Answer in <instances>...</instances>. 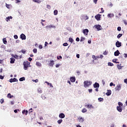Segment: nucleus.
<instances>
[{"mask_svg": "<svg viewBox=\"0 0 127 127\" xmlns=\"http://www.w3.org/2000/svg\"><path fill=\"white\" fill-rule=\"evenodd\" d=\"M124 23L125 24V25H127V20H124Z\"/></svg>", "mask_w": 127, "mask_h": 127, "instance_id": "61", "label": "nucleus"}, {"mask_svg": "<svg viewBox=\"0 0 127 127\" xmlns=\"http://www.w3.org/2000/svg\"><path fill=\"white\" fill-rule=\"evenodd\" d=\"M4 78V77L3 76H2L1 75H0V79L1 80H3Z\"/></svg>", "mask_w": 127, "mask_h": 127, "instance_id": "57", "label": "nucleus"}, {"mask_svg": "<svg viewBox=\"0 0 127 127\" xmlns=\"http://www.w3.org/2000/svg\"><path fill=\"white\" fill-rule=\"evenodd\" d=\"M14 39H17L18 38V36H17V35H14Z\"/></svg>", "mask_w": 127, "mask_h": 127, "instance_id": "50", "label": "nucleus"}, {"mask_svg": "<svg viewBox=\"0 0 127 127\" xmlns=\"http://www.w3.org/2000/svg\"><path fill=\"white\" fill-rule=\"evenodd\" d=\"M117 30L118 31H121V30H122V27H121V26L118 27Z\"/></svg>", "mask_w": 127, "mask_h": 127, "instance_id": "44", "label": "nucleus"}, {"mask_svg": "<svg viewBox=\"0 0 127 127\" xmlns=\"http://www.w3.org/2000/svg\"><path fill=\"white\" fill-rule=\"evenodd\" d=\"M7 97L9 99H11L12 98H13V95H11L10 93H8L7 94Z\"/></svg>", "mask_w": 127, "mask_h": 127, "instance_id": "29", "label": "nucleus"}, {"mask_svg": "<svg viewBox=\"0 0 127 127\" xmlns=\"http://www.w3.org/2000/svg\"><path fill=\"white\" fill-rule=\"evenodd\" d=\"M108 17H114V14L109 13L107 15Z\"/></svg>", "mask_w": 127, "mask_h": 127, "instance_id": "36", "label": "nucleus"}, {"mask_svg": "<svg viewBox=\"0 0 127 127\" xmlns=\"http://www.w3.org/2000/svg\"><path fill=\"white\" fill-rule=\"evenodd\" d=\"M101 16H102V15L98 14L96 15H95V18L96 19V20L99 21V20H101Z\"/></svg>", "mask_w": 127, "mask_h": 127, "instance_id": "6", "label": "nucleus"}, {"mask_svg": "<svg viewBox=\"0 0 127 127\" xmlns=\"http://www.w3.org/2000/svg\"><path fill=\"white\" fill-rule=\"evenodd\" d=\"M41 98L43 99V100H45V99H46V97H45L44 95H42Z\"/></svg>", "mask_w": 127, "mask_h": 127, "instance_id": "52", "label": "nucleus"}, {"mask_svg": "<svg viewBox=\"0 0 127 127\" xmlns=\"http://www.w3.org/2000/svg\"><path fill=\"white\" fill-rule=\"evenodd\" d=\"M122 36H123V34L120 33L117 35V38L120 39Z\"/></svg>", "mask_w": 127, "mask_h": 127, "instance_id": "38", "label": "nucleus"}, {"mask_svg": "<svg viewBox=\"0 0 127 127\" xmlns=\"http://www.w3.org/2000/svg\"><path fill=\"white\" fill-rule=\"evenodd\" d=\"M19 2H20V0H16L15 3H19Z\"/></svg>", "mask_w": 127, "mask_h": 127, "instance_id": "60", "label": "nucleus"}, {"mask_svg": "<svg viewBox=\"0 0 127 127\" xmlns=\"http://www.w3.org/2000/svg\"><path fill=\"white\" fill-rule=\"evenodd\" d=\"M106 96H111V95H112V90H107V92L106 93Z\"/></svg>", "mask_w": 127, "mask_h": 127, "instance_id": "15", "label": "nucleus"}, {"mask_svg": "<svg viewBox=\"0 0 127 127\" xmlns=\"http://www.w3.org/2000/svg\"><path fill=\"white\" fill-rule=\"evenodd\" d=\"M18 112H19V109H15L14 110V113H15V114H16Z\"/></svg>", "mask_w": 127, "mask_h": 127, "instance_id": "47", "label": "nucleus"}, {"mask_svg": "<svg viewBox=\"0 0 127 127\" xmlns=\"http://www.w3.org/2000/svg\"><path fill=\"white\" fill-rule=\"evenodd\" d=\"M88 92H89L90 93H92V92H93V89H88Z\"/></svg>", "mask_w": 127, "mask_h": 127, "instance_id": "62", "label": "nucleus"}, {"mask_svg": "<svg viewBox=\"0 0 127 127\" xmlns=\"http://www.w3.org/2000/svg\"><path fill=\"white\" fill-rule=\"evenodd\" d=\"M110 87H112V86H116V85L115 84H114V83L111 82L110 83Z\"/></svg>", "mask_w": 127, "mask_h": 127, "instance_id": "49", "label": "nucleus"}, {"mask_svg": "<svg viewBox=\"0 0 127 127\" xmlns=\"http://www.w3.org/2000/svg\"><path fill=\"white\" fill-rule=\"evenodd\" d=\"M0 102L1 104H3V103H4V99H3V98L0 99Z\"/></svg>", "mask_w": 127, "mask_h": 127, "instance_id": "45", "label": "nucleus"}, {"mask_svg": "<svg viewBox=\"0 0 127 127\" xmlns=\"http://www.w3.org/2000/svg\"><path fill=\"white\" fill-rule=\"evenodd\" d=\"M33 1L34 2H37L38 3H40V2H41V0H33Z\"/></svg>", "mask_w": 127, "mask_h": 127, "instance_id": "31", "label": "nucleus"}, {"mask_svg": "<svg viewBox=\"0 0 127 127\" xmlns=\"http://www.w3.org/2000/svg\"><path fill=\"white\" fill-rule=\"evenodd\" d=\"M118 107H123V106H124V104H123V103L121 102H118Z\"/></svg>", "mask_w": 127, "mask_h": 127, "instance_id": "34", "label": "nucleus"}, {"mask_svg": "<svg viewBox=\"0 0 127 127\" xmlns=\"http://www.w3.org/2000/svg\"><path fill=\"white\" fill-rule=\"evenodd\" d=\"M68 41L70 42V43H73V42H74V40L73 39V38L70 37V38H69Z\"/></svg>", "mask_w": 127, "mask_h": 127, "instance_id": "30", "label": "nucleus"}, {"mask_svg": "<svg viewBox=\"0 0 127 127\" xmlns=\"http://www.w3.org/2000/svg\"><path fill=\"white\" fill-rule=\"evenodd\" d=\"M121 65H122V64H117V67L118 69V70H122V68H123V66H121Z\"/></svg>", "mask_w": 127, "mask_h": 127, "instance_id": "23", "label": "nucleus"}, {"mask_svg": "<svg viewBox=\"0 0 127 127\" xmlns=\"http://www.w3.org/2000/svg\"><path fill=\"white\" fill-rule=\"evenodd\" d=\"M98 101L99 102H103L104 101V98H98Z\"/></svg>", "mask_w": 127, "mask_h": 127, "instance_id": "39", "label": "nucleus"}, {"mask_svg": "<svg viewBox=\"0 0 127 127\" xmlns=\"http://www.w3.org/2000/svg\"><path fill=\"white\" fill-rule=\"evenodd\" d=\"M22 114L23 115H25V116H27V114H28V111L24 109L22 111Z\"/></svg>", "mask_w": 127, "mask_h": 127, "instance_id": "18", "label": "nucleus"}, {"mask_svg": "<svg viewBox=\"0 0 127 127\" xmlns=\"http://www.w3.org/2000/svg\"><path fill=\"white\" fill-rule=\"evenodd\" d=\"M20 53L21 52L23 53V54H25L26 51L24 50H21V51L19 52Z\"/></svg>", "mask_w": 127, "mask_h": 127, "instance_id": "41", "label": "nucleus"}, {"mask_svg": "<svg viewBox=\"0 0 127 127\" xmlns=\"http://www.w3.org/2000/svg\"><path fill=\"white\" fill-rule=\"evenodd\" d=\"M10 19H12V16H8V17H6V18H5V20H6V21H7V22L9 21V20H10Z\"/></svg>", "mask_w": 127, "mask_h": 127, "instance_id": "20", "label": "nucleus"}, {"mask_svg": "<svg viewBox=\"0 0 127 127\" xmlns=\"http://www.w3.org/2000/svg\"><path fill=\"white\" fill-rule=\"evenodd\" d=\"M20 38L21 39V40H26V36H25V35L24 34L22 33L20 35Z\"/></svg>", "mask_w": 127, "mask_h": 127, "instance_id": "5", "label": "nucleus"}, {"mask_svg": "<svg viewBox=\"0 0 127 127\" xmlns=\"http://www.w3.org/2000/svg\"><path fill=\"white\" fill-rule=\"evenodd\" d=\"M19 81H20V82H22L23 81H25V77H22L20 78L19 79Z\"/></svg>", "mask_w": 127, "mask_h": 127, "instance_id": "27", "label": "nucleus"}, {"mask_svg": "<svg viewBox=\"0 0 127 127\" xmlns=\"http://www.w3.org/2000/svg\"><path fill=\"white\" fill-rule=\"evenodd\" d=\"M116 109L119 113H122V112H123V107L121 106H117Z\"/></svg>", "mask_w": 127, "mask_h": 127, "instance_id": "10", "label": "nucleus"}, {"mask_svg": "<svg viewBox=\"0 0 127 127\" xmlns=\"http://www.w3.org/2000/svg\"><path fill=\"white\" fill-rule=\"evenodd\" d=\"M62 122H63V120L62 119H61V120H59L57 121V123L59 124V125H60L62 123Z\"/></svg>", "mask_w": 127, "mask_h": 127, "instance_id": "37", "label": "nucleus"}, {"mask_svg": "<svg viewBox=\"0 0 127 127\" xmlns=\"http://www.w3.org/2000/svg\"><path fill=\"white\" fill-rule=\"evenodd\" d=\"M82 113H87V109L83 108L82 110Z\"/></svg>", "mask_w": 127, "mask_h": 127, "instance_id": "42", "label": "nucleus"}, {"mask_svg": "<svg viewBox=\"0 0 127 127\" xmlns=\"http://www.w3.org/2000/svg\"><path fill=\"white\" fill-rule=\"evenodd\" d=\"M28 61H29L30 62H31L32 61V58H31V57H29L28 58Z\"/></svg>", "mask_w": 127, "mask_h": 127, "instance_id": "58", "label": "nucleus"}, {"mask_svg": "<svg viewBox=\"0 0 127 127\" xmlns=\"http://www.w3.org/2000/svg\"><path fill=\"white\" fill-rule=\"evenodd\" d=\"M78 120L80 123H84V118L83 117H78Z\"/></svg>", "mask_w": 127, "mask_h": 127, "instance_id": "19", "label": "nucleus"}, {"mask_svg": "<svg viewBox=\"0 0 127 127\" xmlns=\"http://www.w3.org/2000/svg\"><path fill=\"white\" fill-rule=\"evenodd\" d=\"M94 27L97 29V31H100V30L103 29V27L100 24L94 25Z\"/></svg>", "mask_w": 127, "mask_h": 127, "instance_id": "3", "label": "nucleus"}, {"mask_svg": "<svg viewBox=\"0 0 127 127\" xmlns=\"http://www.w3.org/2000/svg\"><path fill=\"white\" fill-rule=\"evenodd\" d=\"M84 84V88H87L90 86H91V85H92V81H84L83 82Z\"/></svg>", "mask_w": 127, "mask_h": 127, "instance_id": "2", "label": "nucleus"}, {"mask_svg": "<svg viewBox=\"0 0 127 127\" xmlns=\"http://www.w3.org/2000/svg\"><path fill=\"white\" fill-rule=\"evenodd\" d=\"M36 66H37V67H41L42 66V64H41V63H40L39 62H36Z\"/></svg>", "mask_w": 127, "mask_h": 127, "instance_id": "24", "label": "nucleus"}, {"mask_svg": "<svg viewBox=\"0 0 127 127\" xmlns=\"http://www.w3.org/2000/svg\"><path fill=\"white\" fill-rule=\"evenodd\" d=\"M39 49H42L43 48V47L42 46V45H39Z\"/></svg>", "mask_w": 127, "mask_h": 127, "instance_id": "54", "label": "nucleus"}, {"mask_svg": "<svg viewBox=\"0 0 127 127\" xmlns=\"http://www.w3.org/2000/svg\"><path fill=\"white\" fill-rule=\"evenodd\" d=\"M115 45L116 46V47H117L118 48H120V47H122V42L117 41L116 42Z\"/></svg>", "mask_w": 127, "mask_h": 127, "instance_id": "4", "label": "nucleus"}, {"mask_svg": "<svg viewBox=\"0 0 127 127\" xmlns=\"http://www.w3.org/2000/svg\"><path fill=\"white\" fill-rule=\"evenodd\" d=\"M82 32L84 35H88V33H89V29H84L83 30Z\"/></svg>", "mask_w": 127, "mask_h": 127, "instance_id": "8", "label": "nucleus"}, {"mask_svg": "<svg viewBox=\"0 0 127 127\" xmlns=\"http://www.w3.org/2000/svg\"><path fill=\"white\" fill-rule=\"evenodd\" d=\"M108 66H110L111 67H113V66H114V64L111 63V62H109L108 63Z\"/></svg>", "mask_w": 127, "mask_h": 127, "instance_id": "33", "label": "nucleus"}, {"mask_svg": "<svg viewBox=\"0 0 127 127\" xmlns=\"http://www.w3.org/2000/svg\"><path fill=\"white\" fill-rule=\"evenodd\" d=\"M18 80L16 79V78L14 77L13 78H10L9 80L10 83H13V82H18Z\"/></svg>", "mask_w": 127, "mask_h": 127, "instance_id": "7", "label": "nucleus"}, {"mask_svg": "<svg viewBox=\"0 0 127 127\" xmlns=\"http://www.w3.org/2000/svg\"><path fill=\"white\" fill-rule=\"evenodd\" d=\"M60 119H64L65 118V114L64 113H60L59 115Z\"/></svg>", "mask_w": 127, "mask_h": 127, "instance_id": "13", "label": "nucleus"}, {"mask_svg": "<svg viewBox=\"0 0 127 127\" xmlns=\"http://www.w3.org/2000/svg\"><path fill=\"white\" fill-rule=\"evenodd\" d=\"M124 56L125 58H127V54L125 53L124 54Z\"/></svg>", "mask_w": 127, "mask_h": 127, "instance_id": "63", "label": "nucleus"}, {"mask_svg": "<svg viewBox=\"0 0 127 127\" xmlns=\"http://www.w3.org/2000/svg\"><path fill=\"white\" fill-rule=\"evenodd\" d=\"M11 56H12V57H13V58H15V59H17L19 57L18 55H17L12 54Z\"/></svg>", "mask_w": 127, "mask_h": 127, "instance_id": "26", "label": "nucleus"}, {"mask_svg": "<svg viewBox=\"0 0 127 127\" xmlns=\"http://www.w3.org/2000/svg\"><path fill=\"white\" fill-rule=\"evenodd\" d=\"M86 107L87 108V109H94V106H93V105H92V104H87L86 105Z\"/></svg>", "mask_w": 127, "mask_h": 127, "instance_id": "21", "label": "nucleus"}, {"mask_svg": "<svg viewBox=\"0 0 127 127\" xmlns=\"http://www.w3.org/2000/svg\"><path fill=\"white\" fill-rule=\"evenodd\" d=\"M122 89V84H118L115 88L116 91H120Z\"/></svg>", "mask_w": 127, "mask_h": 127, "instance_id": "9", "label": "nucleus"}, {"mask_svg": "<svg viewBox=\"0 0 127 127\" xmlns=\"http://www.w3.org/2000/svg\"><path fill=\"white\" fill-rule=\"evenodd\" d=\"M118 61V59H113L112 60V62L114 63H116V64H120V62H117Z\"/></svg>", "mask_w": 127, "mask_h": 127, "instance_id": "25", "label": "nucleus"}, {"mask_svg": "<svg viewBox=\"0 0 127 127\" xmlns=\"http://www.w3.org/2000/svg\"><path fill=\"white\" fill-rule=\"evenodd\" d=\"M10 61V64H14V62H15V59L13 58H11Z\"/></svg>", "mask_w": 127, "mask_h": 127, "instance_id": "17", "label": "nucleus"}, {"mask_svg": "<svg viewBox=\"0 0 127 127\" xmlns=\"http://www.w3.org/2000/svg\"><path fill=\"white\" fill-rule=\"evenodd\" d=\"M75 40L77 42H79V41H80V38L79 37H77Z\"/></svg>", "mask_w": 127, "mask_h": 127, "instance_id": "56", "label": "nucleus"}, {"mask_svg": "<svg viewBox=\"0 0 127 127\" xmlns=\"http://www.w3.org/2000/svg\"><path fill=\"white\" fill-rule=\"evenodd\" d=\"M46 28L48 29V28H56V27L53 25H49L48 26H46Z\"/></svg>", "mask_w": 127, "mask_h": 127, "instance_id": "12", "label": "nucleus"}, {"mask_svg": "<svg viewBox=\"0 0 127 127\" xmlns=\"http://www.w3.org/2000/svg\"><path fill=\"white\" fill-rule=\"evenodd\" d=\"M33 82H35V83H38V79H36V80H32Z\"/></svg>", "mask_w": 127, "mask_h": 127, "instance_id": "55", "label": "nucleus"}, {"mask_svg": "<svg viewBox=\"0 0 127 127\" xmlns=\"http://www.w3.org/2000/svg\"><path fill=\"white\" fill-rule=\"evenodd\" d=\"M85 37H81L80 38V42L84 41V40H85Z\"/></svg>", "mask_w": 127, "mask_h": 127, "instance_id": "40", "label": "nucleus"}, {"mask_svg": "<svg viewBox=\"0 0 127 127\" xmlns=\"http://www.w3.org/2000/svg\"><path fill=\"white\" fill-rule=\"evenodd\" d=\"M103 55H108V52H107L106 51H104V52L103 53Z\"/></svg>", "mask_w": 127, "mask_h": 127, "instance_id": "53", "label": "nucleus"}, {"mask_svg": "<svg viewBox=\"0 0 127 127\" xmlns=\"http://www.w3.org/2000/svg\"><path fill=\"white\" fill-rule=\"evenodd\" d=\"M54 15H57L58 14V10H55L54 11Z\"/></svg>", "mask_w": 127, "mask_h": 127, "instance_id": "32", "label": "nucleus"}, {"mask_svg": "<svg viewBox=\"0 0 127 127\" xmlns=\"http://www.w3.org/2000/svg\"><path fill=\"white\" fill-rule=\"evenodd\" d=\"M124 82L125 83V84H127V78L125 79L124 80Z\"/></svg>", "mask_w": 127, "mask_h": 127, "instance_id": "59", "label": "nucleus"}, {"mask_svg": "<svg viewBox=\"0 0 127 127\" xmlns=\"http://www.w3.org/2000/svg\"><path fill=\"white\" fill-rule=\"evenodd\" d=\"M23 65L24 66V69L27 70V69H28V67H29V65H30V63L28 61L24 62Z\"/></svg>", "mask_w": 127, "mask_h": 127, "instance_id": "1", "label": "nucleus"}, {"mask_svg": "<svg viewBox=\"0 0 127 127\" xmlns=\"http://www.w3.org/2000/svg\"><path fill=\"white\" fill-rule=\"evenodd\" d=\"M69 80L72 83H74L76 81V77L75 76H71L70 77Z\"/></svg>", "mask_w": 127, "mask_h": 127, "instance_id": "11", "label": "nucleus"}, {"mask_svg": "<svg viewBox=\"0 0 127 127\" xmlns=\"http://www.w3.org/2000/svg\"><path fill=\"white\" fill-rule=\"evenodd\" d=\"M55 63H54V61L53 60H51L50 61V64L49 65L50 66H51V67H53V65H54Z\"/></svg>", "mask_w": 127, "mask_h": 127, "instance_id": "22", "label": "nucleus"}, {"mask_svg": "<svg viewBox=\"0 0 127 127\" xmlns=\"http://www.w3.org/2000/svg\"><path fill=\"white\" fill-rule=\"evenodd\" d=\"M0 47L1 48H4V49L5 48V46L3 45H1Z\"/></svg>", "mask_w": 127, "mask_h": 127, "instance_id": "64", "label": "nucleus"}, {"mask_svg": "<svg viewBox=\"0 0 127 127\" xmlns=\"http://www.w3.org/2000/svg\"><path fill=\"white\" fill-rule=\"evenodd\" d=\"M38 93H39V94H42V90H41V88H39L38 89Z\"/></svg>", "mask_w": 127, "mask_h": 127, "instance_id": "35", "label": "nucleus"}, {"mask_svg": "<svg viewBox=\"0 0 127 127\" xmlns=\"http://www.w3.org/2000/svg\"><path fill=\"white\" fill-rule=\"evenodd\" d=\"M33 53H35V54H36V53H37V49H34L33 50Z\"/></svg>", "mask_w": 127, "mask_h": 127, "instance_id": "43", "label": "nucleus"}, {"mask_svg": "<svg viewBox=\"0 0 127 127\" xmlns=\"http://www.w3.org/2000/svg\"><path fill=\"white\" fill-rule=\"evenodd\" d=\"M120 54H121V53H120V51H119V50H117L114 52V56H119Z\"/></svg>", "mask_w": 127, "mask_h": 127, "instance_id": "16", "label": "nucleus"}, {"mask_svg": "<svg viewBox=\"0 0 127 127\" xmlns=\"http://www.w3.org/2000/svg\"><path fill=\"white\" fill-rule=\"evenodd\" d=\"M47 8H48V9H50L51 8V6H50V5H49V4H47Z\"/></svg>", "mask_w": 127, "mask_h": 127, "instance_id": "48", "label": "nucleus"}, {"mask_svg": "<svg viewBox=\"0 0 127 127\" xmlns=\"http://www.w3.org/2000/svg\"><path fill=\"white\" fill-rule=\"evenodd\" d=\"M63 46H68V45H69V44H67V43H64L63 44Z\"/></svg>", "mask_w": 127, "mask_h": 127, "instance_id": "51", "label": "nucleus"}, {"mask_svg": "<svg viewBox=\"0 0 127 127\" xmlns=\"http://www.w3.org/2000/svg\"><path fill=\"white\" fill-rule=\"evenodd\" d=\"M93 87L94 88H100V84H99L98 82H95L93 84Z\"/></svg>", "mask_w": 127, "mask_h": 127, "instance_id": "14", "label": "nucleus"}, {"mask_svg": "<svg viewBox=\"0 0 127 127\" xmlns=\"http://www.w3.org/2000/svg\"><path fill=\"white\" fill-rule=\"evenodd\" d=\"M2 41L3 44H6L7 43V41H6V39L5 38L2 39Z\"/></svg>", "mask_w": 127, "mask_h": 127, "instance_id": "28", "label": "nucleus"}, {"mask_svg": "<svg viewBox=\"0 0 127 127\" xmlns=\"http://www.w3.org/2000/svg\"><path fill=\"white\" fill-rule=\"evenodd\" d=\"M58 60H60V59H62V56H59L57 57Z\"/></svg>", "mask_w": 127, "mask_h": 127, "instance_id": "46", "label": "nucleus"}]
</instances>
